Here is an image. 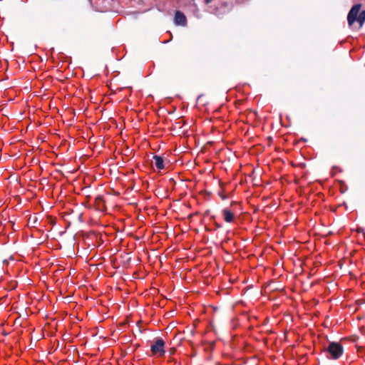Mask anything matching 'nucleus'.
I'll use <instances>...</instances> for the list:
<instances>
[{"label":"nucleus","instance_id":"9b49d317","mask_svg":"<svg viewBox=\"0 0 365 365\" xmlns=\"http://www.w3.org/2000/svg\"><path fill=\"white\" fill-rule=\"evenodd\" d=\"M201 98V96H199L197 98V100H199Z\"/></svg>","mask_w":365,"mask_h":365},{"label":"nucleus","instance_id":"0eeeda50","mask_svg":"<svg viewBox=\"0 0 365 365\" xmlns=\"http://www.w3.org/2000/svg\"><path fill=\"white\" fill-rule=\"evenodd\" d=\"M15 263V259L13 256H10L9 259H4L3 261L4 265H9L10 263Z\"/></svg>","mask_w":365,"mask_h":365},{"label":"nucleus","instance_id":"9d476101","mask_svg":"<svg viewBox=\"0 0 365 365\" xmlns=\"http://www.w3.org/2000/svg\"><path fill=\"white\" fill-rule=\"evenodd\" d=\"M36 222H37V218L35 217L34 223H36Z\"/></svg>","mask_w":365,"mask_h":365},{"label":"nucleus","instance_id":"423d86ee","mask_svg":"<svg viewBox=\"0 0 365 365\" xmlns=\"http://www.w3.org/2000/svg\"><path fill=\"white\" fill-rule=\"evenodd\" d=\"M153 160H154L155 166L158 170H161L165 168L164 160L161 156L155 155L153 156Z\"/></svg>","mask_w":365,"mask_h":365},{"label":"nucleus","instance_id":"39448f33","mask_svg":"<svg viewBox=\"0 0 365 365\" xmlns=\"http://www.w3.org/2000/svg\"><path fill=\"white\" fill-rule=\"evenodd\" d=\"M222 215L224 220L227 223H232L235 220V214L229 208H224L222 210Z\"/></svg>","mask_w":365,"mask_h":365},{"label":"nucleus","instance_id":"f03ea898","mask_svg":"<svg viewBox=\"0 0 365 365\" xmlns=\"http://www.w3.org/2000/svg\"><path fill=\"white\" fill-rule=\"evenodd\" d=\"M324 350L329 354L327 357L334 360L338 359L344 352L343 346L336 341L329 342L328 346L324 348Z\"/></svg>","mask_w":365,"mask_h":365},{"label":"nucleus","instance_id":"7ed1b4c3","mask_svg":"<svg viewBox=\"0 0 365 365\" xmlns=\"http://www.w3.org/2000/svg\"><path fill=\"white\" fill-rule=\"evenodd\" d=\"M165 341L162 338H157L150 346V351L153 355L163 356L165 355Z\"/></svg>","mask_w":365,"mask_h":365},{"label":"nucleus","instance_id":"6e6552de","mask_svg":"<svg viewBox=\"0 0 365 365\" xmlns=\"http://www.w3.org/2000/svg\"><path fill=\"white\" fill-rule=\"evenodd\" d=\"M214 225L216 227V229H219V228H221L222 227V225L221 224H219L217 223V222H214Z\"/></svg>","mask_w":365,"mask_h":365},{"label":"nucleus","instance_id":"f257e3e1","mask_svg":"<svg viewBox=\"0 0 365 365\" xmlns=\"http://www.w3.org/2000/svg\"><path fill=\"white\" fill-rule=\"evenodd\" d=\"M361 5L360 4H354L350 9L347 15V22L349 26H351L354 22L357 21L359 26L361 27L365 22V10L360 11Z\"/></svg>","mask_w":365,"mask_h":365},{"label":"nucleus","instance_id":"1a4fd4ad","mask_svg":"<svg viewBox=\"0 0 365 365\" xmlns=\"http://www.w3.org/2000/svg\"><path fill=\"white\" fill-rule=\"evenodd\" d=\"M204 1L206 4H208L211 3L212 1V0H204Z\"/></svg>","mask_w":365,"mask_h":365},{"label":"nucleus","instance_id":"20e7f679","mask_svg":"<svg viewBox=\"0 0 365 365\" xmlns=\"http://www.w3.org/2000/svg\"><path fill=\"white\" fill-rule=\"evenodd\" d=\"M174 23L177 26H186L187 18L185 15L180 11H176L174 16Z\"/></svg>","mask_w":365,"mask_h":365}]
</instances>
